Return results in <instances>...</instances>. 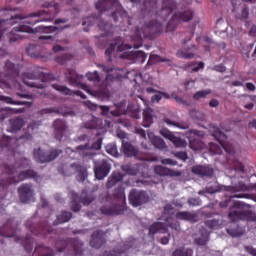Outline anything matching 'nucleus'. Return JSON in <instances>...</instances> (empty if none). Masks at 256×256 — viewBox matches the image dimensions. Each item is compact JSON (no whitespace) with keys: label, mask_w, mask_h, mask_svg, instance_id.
Masks as SVG:
<instances>
[{"label":"nucleus","mask_w":256,"mask_h":256,"mask_svg":"<svg viewBox=\"0 0 256 256\" xmlns=\"http://www.w3.org/2000/svg\"><path fill=\"white\" fill-rule=\"evenodd\" d=\"M20 141H24V143L27 141H33V136L29 134V132H25L19 138H11L4 135L0 140V152L11 151L15 158H17L19 155V157L16 159L14 166L9 164L1 165L2 174L0 175V193L2 196H0V201H3V199H5L9 185L21 183V181H25V179H37L39 177L37 175V172L31 169L22 171L17 174V169H25V167H29L30 163L29 159L15 152V145H17V143H19Z\"/></svg>","instance_id":"nucleus-1"},{"label":"nucleus","mask_w":256,"mask_h":256,"mask_svg":"<svg viewBox=\"0 0 256 256\" xmlns=\"http://www.w3.org/2000/svg\"><path fill=\"white\" fill-rule=\"evenodd\" d=\"M45 10H39L37 12L30 13L25 16L23 14H16L10 16V19L0 20V39L3 37V32L5 31V25H15L19 23L22 19H25L24 24L18 27H14L8 38L10 43H17L23 36L19 33H33V28L31 26L37 25V23H42L44 21H53L57 14L59 13V4L48 3Z\"/></svg>","instance_id":"nucleus-2"},{"label":"nucleus","mask_w":256,"mask_h":256,"mask_svg":"<svg viewBox=\"0 0 256 256\" xmlns=\"http://www.w3.org/2000/svg\"><path fill=\"white\" fill-rule=\"evenodd\" d=\"M114 201L122 203V205L115 204L111 202V195H106V203L100 208L102 215H107L108 217H114L115 215H123L125 213V188L118 186L113 193Z\"/></svg>","instance_id":"nucleus-3"},{"label":"nucleus","mask_w":256,"mask_h":256,"mask_svg":"<svg viewBox=\"0 0 256 256\" xmlns=\"http://www.w3.org/2000/svg\"><path fill=\"white\" fill-rule=\"evenodd\" d=\"M145 13L150 17H160L163 21H167V18L175 9H177V2L175 0H163L161 10H157V0H144Z\"/></svg>","instance_id":"nucleus-4"},{"label":"nucleus","mask_w":256,"mask_h":256,"mask_svg":"<svg viewBox=\"0 0 256 256\" xmlns=\"http://www.w3.org/2000/svg\"><path fill=\"white\" fill-rule=\"evenodd\" d=\"M163 31V23L158 20L146 22L143 28H136L135 35L132 37L133 48L139 49L143 47V37L147 39L151 33H161Z\"/></svg>","instance_id":"nucleus-5"},{"label":"nucleus","mask_w":256,"mask_h":256,"mask_svg":"<svg viewBox=\"0 0 256 256\" xmlns=\"http://www.w3.org/2000/svg\"><path fill=\"white\" fill-rule=\"evenodd\" d=\"M54 246L58 253H66L70 256L83 255V242L79 239L67 238L63 240L58 238L55 240Z\"/></svg>","instance_id":"nucleus-6"},{"label":"nucleus","mask_w":256,"mask_h":256,"mask_svg":"<svg viewBox=\"0 0 256 256\" xmlns=\"http://www.w3.org/2000/svg\"><path fill=\"white\" fill-rule=\"evenodd\" d=\"M212 135L220 145L210 143V152L213 153V155H221V153H223V149L228 153V155H233L235 153V147L227 142V136L225 133L216 129Z\"/></svg>","instance_id":"nucleus-7"},{"label":"nucleus","mask_w":256,"mask_h":256,"mask_svg":"<svg viewBox=\"0 0 256 256\" xmlns=\"http://www.w3.org/2000/svg\"><path fill=\"white\" fill-rule=\"evenodd\" d=\"M26 228L32 235H35L36 237H49V235H53V227L47 223V221H43L39 224V218L32 217L27 220L26 222Z\"/></svg>","instance_id":"nucleus-8"},{"label":"nucleus","mask_w":256,"mask_h":256,"mask_svg":"<svg viewBox=\"0 0 256 256\" xmlns=\"http://www.w3.org/2000/svg\"><path fill=\"white\" fill-rule=\"evenodd\" d=\"M116 11L112 12V18L115 22L119 21V17L123 19V17H127V12L123 10L121 5L117 0H101L96 3V9L100 11V13H104V11H109L110 9H115Z\"/></svg>","instance_id":"nucleus-9"},{"label":"nucleus","mask_w":256,"mask_h":256,"mask_svg":"<svg viewBox=\"0 0 256 256\" xmlns=\"http://www.w3.org/2000/svg\"><path fill=\"white\" fill-rule=\"evenodd\" d=\"M194 15L195 13L191 9H186L182 12L178 11L174 13L166 26V32L173 33V31L177 29V25H179V23H188V21L193 19Z\"/></svg>","instance_id":"nucleus-10"},{"label":"nucleus","mask_w":256,"mask_h":256,"mask_svg":"<svg viewBox=\"0 0 256 256\" xmlns=\"http://www.w3.org/2000/svg\"><path fill=\"white\" fill-rule=\"evenodd\" d=\"M63 153L61 149L50 150L49 152L39 149H34L33 155L34 159L37 163H51V161H55L59 155Z\"/></svg>","instance_id":"nucleus-11"},{"label":"nucleus","mask_w":256,"mask_h":256,"mask_svg":"<svg viewBox=\"0 0 256 256\" xmlns=\"http://www.w3.org/2000/svg\"><path fill=\"white\" fill-rule=\"evenodd\" d=\"M65 79L72 87H80V89L91 95V87L81 82L83 81V75H79L74 69L69 68L67 70Z\"/></svg>","instance_id":"nucleus-12"},{"label":"nucleus","mask_w":256,"mask_h":256,"mask_svg":"<svg viewBox=\"0 0 256 256\" xmlns=\"http://www.w3.org/2000/svg\"><path fill=\"white\" fill-rule=\"evenodd\" d=\"M149 194L146 191L132 189L128 195V201L132 207H141L145 203H149Z\"/></svg>","instance_id":"nucleus-13"},{"label":"nucleus","mask_w":256,"mask_h":256,"mask_svg":"<svg viewBox=\"0 0 256 256\" xmlns=\"http://www.w3.org/2000/svg\"><path fill=\"white\" fill-rule=\"evenodd\" d=\"M27 77H28V80H25V78L22 79L24 85H27L28 87H35L36 89H45V87H47L45 83H47L48 81H53V74L51 73H44V72L38 73V79H40L42 83L37 82V80L31 81L33 77L29 74H27Z\"/></svg>","instance_id":"nucleus-14"},{"label":"nucleus","mask_w":256,"mask_h":256,"mask_svg":"<svg viewBox=\"0 0 256 256\" xmlns=\"http://www.w3.org/2000/svg\"><path fill=\"white\" fill-rule=\"evenodd\" d=\"M111 173V163L108 160L94 161V175L98 181H103Z\"/></svg>","instance_id":"nucleus-15"},{"label":"nucleus","mask_w":256,"mask_h":256,"mask_svg":"<svg viewBox=\"0 0 256 256\" xmlns=\"http://www.w3.org/2000/svg\"><path fill=\"white\" fill-rule=\"evenodd\" d=\"M18 194L21 203H31L35 201V190L31 184H22L18 188Z\"/></svg>","instance_id":"nucleus-16"},{"label":"nucleus","mask_w":256,"mask_h":256,"mask_svg":"<svg viewBox=\"0 0 256 256\" xmlns=\"http://www.w3.org/2000/svg\"><path fill=\"white\" fill-rule=\"evenodd\" d=\"M122 38L121 37H116L115 43L110 44L109 47L105 50V57L106 61L108 63H111L113 59L111 58V55H113V51L117 48V51L122 52V51H127V49H133V46L131 44H121Z\"/></svg>","instance_id":"nucleus-17"},{"label":"nucleus","mask_w":256,"mask_h":256,"mask_svg":"<svg viewBox=\"0 0 256 256\" xmlns=\"http://www.w3.org/2000/svg\"><path fill=\"white\" fill-rule=\"evenodd\" d=\"M97 67L106 73V81H121V79L125 78V76H123V70L121 69L105 66L103 64H97Z\"/></svg>","instance_id":"nucleus-18"},{"label":"nucleus","mask_w":256,"mask_h":256,"mask_svg":"<svg viewBox=\"0 0 256 256\" xmlns=\"http://www.w3.org/2000/svg\"><path fill=\"white\" fill-rule=\"evenodd\" d=\"M53 129L56 141L61 142L64 139H67V129H69V127L67 126V122H65V120L56 119L53 122Z\"/></svg>","instance_id":"nucleus-19"},{"label":"nucleus","mask_w":256,"mask_h":256,"mask_svg":"<svg viewBox=\"0 0 256 256\" xmlns=\"http://www.w3.org/2000/svg\"><path fill=\"white\" fill-rule=\"evenodd\" d=\"M106 236L107 232L103 230L94 231L90 237V247H93V249H101L103 245L107 243Z\"/></svg>","instance_id":"nucleus-20"},{"label":"nucleus","mask_w":256,"mask_h":256,"mask_svg":"<svg viewBox=\"0 0 256 256\" xmlns=\"http://www.w3.org/2000/svg\"><path fill=\"white\" fill-rule=\"evenodd\" d=\"M160 135L171 141L175 147H185V140L175 136V134H173V132L169 131L167 128H162L160 130Z\"/></svg>","instance_id":"nucleus-21"},{"label":"nucleus","mask_w":256,"mask_h":256,"mask_svg":"<svg viewBox=\"0 0 256 256\" xmlns=\"http://www.w3.org/2000/svg\"><path fill=\"white\" fill-rule=\"evenodd\" d=\"M51 87H53L55 91L62 93V95H77V97H80L81 99H87V96H85V94H83L81 90L73 91L67 86H63L61 84H51Z\"/></svg>","instance_id":"nucleus-22"},{"label":"nucleus","mask_w":256,"mask_h":256,"mask_svg":"<svg viewBox=\"0 0 256 256\" xmlns=\"http://www.w3.org/2000/svg\"><path fill=\"white\" fill-rule=\"evenodd\" d=\"M205 133L199 130H190V135L188 136L191 149H199V143L201 138L204 137Z\"/></svg>","instance_id":"nucleus-23"},{"label":"nucleus","mask_w":256,"mask_h":256,"mask_svg":"<svg viewBox=\"0 0 256 256\" xmlns=\"http://www.w3.org/2000/svg\"><path fill=\"white\" fill-rule=\"evenodd\" d=\"M102 115H107L108 113L110 115H113V117H121L125 113V106H123V103L116 104L115 109L111 110L109 106H100Z\"/></svg>","instance_id":"nucleus-24"},{"label":"nucleus","mask_w":256,"mask_h":256,"mask_svg":"<svg viewBox=\"0 0 256 256\" xmlns=\"http://www.w3.org/2000/svg\"><path fill=\"white\" fill-rule=\"evenodd\" d=\"M175 217L180 221H188L189 223H197V221H199V216L195 212H177Z\"/></svg>","instance_id":"nucleus-25"},{"label":"nucleus","mask_w":256,"mask_h":256,"mask_svg":"<svg viewBox=\"0 0 256 256\" xmlns=\"http://www.w3.org/2000/svg\"><path fill=\"white\" fill-rule=\"evenodd\" d=\"M26 53L29 57H33V59H45V55L43 54V49L40 46L35 44H30L26 48Z\"/></svg>","instance_id":"nucleus-26"},{"label":"nucleus","mask_w":256,"mask_h":256,"mask_svg":"<svg viewBox=\"0 0 256 256\" xmlns=\"http://www.w3.org/2000/svg\"><path fill=\"white\" fill-rule=\"evenodd\" d=\"M192 173H194V175H199V177H213V168L209 167V166H201V165H197L192 167Z\"/></svg>","instance_id":"nucleus-27"},{"label":"nucleus","mask_w":256,"mask_h":256,"mask_svg":"<svg viewBox=\"0 0 256 256\" xmlns=\"http://www.w3.org/2000/svg\"><path fill=\"white\" fill-rule=\"evenodd\" d=\"M4 73L6 77H17L19 76V65L7 60L4 65Z\"/></svg>","instance_id":"nucleus-28"},{"label":"nucleus","mask_w":256,"mask_h":256,"mask_svg":"<svg viewBox=\"0 0 256 256\" xmlns=\"http://www.w3.org/2000/svg\"><path fill=\"white\" fill-rule=\"evenodd\" d=\"M157 119L155 115V110L151 108H146L143 111V127H151L153 125V121Z\"/></svg>","instance_id":"nucleus-29"},{"label":"nucleus","mask_w":256,"mask_h":256,"mask_svg":"<svg viewBox=\"0 0 256 256\" xmlns=\"http://www.w3.org/2000/svg\"><path fill=\"white\" fill-rule=\"evenodd\" d=\"M194 242L196 245H205L209 243V232L205 228L200 229L196 234H194Z\"/></svg>","instance_id":"nucleus-30"},{"label":"nucleus","mask_w":256,"mask_h":256,"mask_svg":"<svg viewBox=\"0 0 256 256\" xmlns=\"http://www.w3.org/2000/svg\"><path fill=\"white\" fill-rule=\"evenodd\" d=\"M24 126H25V119L21 117H16V118L10 119V126L8 131H10V133H17V131H21V129H23Z\"/></svg>","instance_id":"nucleus-31"},{"label":"nucleus","mask_w":256,"mask_h":256,"mask_svg":"<svg viewBox=\"0 0 256 256\" xmlns=\"http://www.w3.org/2000/svg\"><path fill=\"white\" fill-rule=\"evenodd\" d=\"M122 150L126 157H137L139 150L135 148L131 143L122 140Z\"/></svg>","instance_id":"nucleus-32"},{"label":"nucleus","mask_w":256,"mask_h":256,"mask_svg":"<svg viewBox=\"0 0 256 256\" xmlns=\"http://www.w3.org/2000/svg\"><path fill=\"white\" fill-rule=\"evenodd\" d=\"M15 241L16 243H21L25 251H27L28 253H32L33 243H35V239H33V237L26 235L25 238H15Z\"/></svg>","instance_id":"nucleus-33"},{"label":"nucleus","mask_w":256,"mask_h":256,"mask_svg":"<svg viewBox=\"0 0 256 256\" xmlns=\"http://www.w3.org/2000/svg\"><path fill=\"white\" fill-rule=\"evenodd\" d=\"M123 181V174L119 172H113L106 182L107 189H113L119 182Z\"/></svg>","instance_id":"nucleus-34"},{"label":"nucleus","mask_w":256,"mask_h":256,"mask_svg":"<svg viewBox=\"0 0 256 256\" xmlns=\"http://www.w3.org/2000/svg\"><path fill=\"white\" fill-rule=\"evenodd\" d=\"M69 169H74L75 173H78L76 179L80 183L87 179V170L83 166L73 163Z\"/></svg>","instance_id":"nucleus-35"},{"label":"nucleus","mask_w":256,"mask_h":256,"mask_svg":"<svg viewBox=\"0 0 256 256\" xmlns=\"http://www.w3.org/2000/svg\"><path fill=\"white\" fill-rule=\"evenodd\" d=\"M32 256H55V252L47 246L38 245L35 247Z\"/></svg>","instance_id":"nucleus-36"},{"label":"nucleus","mask_w":256,"mask_h":256,"mask_svg":"<svg viewBox=\"0 0 256 256\" xmlns=\"http://www.w3.org/2000/svg\"><path fill=\"white\" fill-rule=\"evenodd\" d=\"M70 195L72 199L70 209L74 213H79V211H81V197H79V194L73 191L70 192Z\"/></svg>","instance_id":"nucleus-37"},{"label":"nucleus","mask_w":256,"mask_h":256,"mask_svg":"<svg viewBox=\"0 0 256 256\" xmlns=\"http://www.w3.org/2000/svg\"><path fill=\"white\" fill-rule=\"evenodd\" d=\"M250 215H252V213L249 210L234 211V212H230L228 214V218L230 219V221L235 223V222L239 221V219H245V217H250Z\"/></svg>","instance_id":"nucleus-38"},{"label":"nucleus","mask_w":256,"mask_h":256,"mask_svg":"<svg viewBox=\"0 0 256 256\" xmlns=\"http://www.w3.org/2000/svg\"><path fill=\"white\" fill-rule=\"evenodd\" d=\"M126 111L124 110L123 115H125V113H128V115H130V117H132L133 119H141V107L139 105L130 104L128 105Z\"/></svg>","instance_id":"nucleus-39"},{"label":"nucleus","mask_w":256,"mask_h":256,"mask_svg":"<svg viewBox=\"0 0 256 256\" xmlns=\"http://www.w3.org/2000/svg\"><path fill=\"white\" fill-rule=\"evenodd\" d=\"M157 233H167V226L162 222H154L149 227V235H155Z\"/></svg>","instance_id":"nucleus-40"},{"label":"nucleus","mask_w":256,"mask_h":256,"mask_svg":"<svg viewBox=\"0 0 256 256\" xmlns=\"http://www.w3.org/2000/svg\"><path fill=\"white\" fill-rule=\"evenodd\" d=\"M73 218V213L69 211H62L54 221V225H61L63 223H69L71 219Z\"/></svg>","instance_id":"nucleus-41"},{"label":"nucleus","mask_w":256,"mask_h":256,"mask_svg":"<svg viewBox=\"0 0 256 256\" xmlns=\"http://www.w3.org/2000/svg\"><path fill=\"white\" fill-rule=\"evenodd\" d=\"M9 225H11V223L8 221L6 224L0 227L1 237H15L17 229L9 228Z\"/></svg>","instance_id":"nucleus-42"},{"label":"nucleus","mask_w":256,"mask_h":256,"mask_svg":"<svg viewBox=\"0 0 256 256\" xmlns=\"http://www.w3.org/2000/svg\"><path fill=\"white\" fill-rule=\"evenodd\" d=\"M127 59H133V61H140V63H143L147 60V54L143 51L129 52Z\"/></svg>","instance_id":"nucleus-43"},{"label":"nucleus","mask_w":256,"mask_h":256,"mask_svg":"<svg viewBox=\"0 0 256 256\" xmlns=\"http://www.w3.org/2000/svg\"><path fill=\"white\" fill-rule=\"evenodd\" d=\"M226 191H230L231 193H239V191H251V187L247 186L243 182H239L235 186H228Z\"/></svg>","instance_id":"nucleus-44"},{"label":"nucleus","mask_w":256,"mask_h":256,"mask_svg":"<svg viewBox=\"0 0 256 256\" xmlns=\"http://www.w3.org/2000/svg\"><path fill=\"white\" fill-rule=\"evenodd\" d=\"M0 101H4L5 103H8L9 105H28L29 107H31V105H33L32 102L17 101V100H13V98H11L9 96H1V95H0Z\"/></svg>","instance_id":"nucleus-45"},{"label":"nucleus","mask_w":256,"mask_h":256,"mask_svg":"<svg viewBox=\"0 0 256 256\" xmlns=\"http://www.w3.org/2000/svg\"><path fill=\"white\" fill-rule=\"evenodd\" d=\"M70 25H66L63 28H59L57 26H38V31H42L43 33H56V31H63V29H69Z\"/></svg>","instance_id":"nucleus-46"},{"label":"nucleus","mask_w":256,"mask_h":256,"mask_svg":"<svg viewBox=\"0 0 256 256\" xmlns=\"http://www.w3.org/2000/svg\"><path fill=\"white\" fill-rule=\"evenodd\" d=\"M103 123V120L97 118V117H92L88 122H86V129H101V125Z\"/></svg>","instance_id":"nucleus-47"},{"label":"nucleus","mask_w":256,"mask_h":256,"mask_svg":"<svg viewBox=\"0 0 256 256\" xmlns=\"http://www.w3.org/2000/svg\"><path fill=\"white\" fill-rule=\"evenodd\" d=\"M154 173H156V175H160V177H169L173 175V170L164 166H156L154 168Z\"/></svg>","instance_id":"nucleus-48"},{"label":"nucleus","mask_w":256,"mask_h":256,"mask_svg":"<svg viewBox=\"0 0 256 256\" xmlns=\"http://www.w3.org/2000/svg\"><path fill=\"white\" fill-rule=\"evenodd\" d=\"M172 256H193V250L191 248H187L185 246L177 248Z\"/></svg>","instance_id":"nucleus-49"},{"label":"nucleus","mask_w":256,"mask_h":256,"mask_svg":"<svg viewBox=\"0 0 256 256\" xmlns=\"http://www.w3.org/2000/svg\"><path fill=\"white\" fill-rule=\"evenodd\" d=\"M98 29L99 31H102L104 35H109V33H111V29H113V25L109 22L100 20L98 23Z\"/></svg>","instance_id":"nucleus-50"},{"label":"nucleus","mask_w":256,"mask_h":256,"mask_svg":"<svg viewBox=\"0 0 256 256\" xmlns=\"http://www.w3.org/2000/svg\"><path fill=\"white\" fill-rule=\"evenodd\" d=\"M163 121L164 123H166V125H169L170 127H178V129H189V124L187 123L175 122L170 120L169 118H164Z\"/></svg>","instance_id":"nucleus-51"},{"label":"nucleus","mask_w":256,"mask_h":256,"mask_svg":"<svg viewBox=\"0 0 256 256\" xmlns=\"http://www.w3.org/2000/svg\"><path fill=\"white\" fill-rule=\"evenodd\" d=\"M152 145L156 148V149H167V144H165V140L155 136L152 141H151Z\"/></svg>","instance_id":"nucleus-52"},{"label":"nucleus","mask_w":256,"mask_h":256,"mask_svg":"<svg viewBox=\"0 0 256 256\" xmlns=\"http://www.w3.org/2000/svg\"><path fill=\"white\" fill-rule=\"evenodd\" d=\"M205 225L206 227H208V229H219V226L223 225V220L221 219L206 220Z\"/></svg>","instance_id":"nucleus-53"},{"label":"nucleus","mask_w":256,"mask_h":256,"mask_svg":"<svg viewBox=\"0 0 256 256\" xmlns=\"http://www.w3.org/2000/svg\"><path fill=\"white\" fill-rule=\"evenodd\" d=\"M122 171H124V173H127V175H137L139 173V169L131 164L123 165Z\"/></svg>","instance_id":"nucleus-54"},{"label":"nucleus","mask_w":256,"mask_h":256,"mask_svg":"<svg viewBox=\"0 0 256 256\" xmlns=\"http://www.w3.org/2000/svg\"><path fill=\"white\" fill-rule=\"evenodd\" d=\"M159 61H161L162 63H167L169 59H161V56L153 54L150 55L146 66L149 67V65H155V63H159Z\"/></svg>","instance_id":"nucleus-55"},{"label":"nucleus","mask_w":256,"mask_h":256,"mask_svg":"<svg viewBox=\"0 0 256 256\" xmlns=\"http://www.w3.org/2000/svg\"><path fill=\"white\" fill-rule=\"evenodd\" d=\"M69 168H71V164L69 166L63 165L59 169V173H61V175H63L64 177H71V175H74L75 169H69Z\"/></svg>","instance_id":"nucleus-56"},{"label":"nucleus","mask_w":256,"mask_h":256,"mask_svg":"<svg viewBox=\"0 0 256 256\" xmlns=\"http://www.w3.org/2000/svg\"><path fill=\"white\" fill-rule=\"evenodd\" d=\"M94 197L91 195H87V193L82 192L81 196H80V202L82 203V205H91V203H93L94 201Z\"/></svg>","instance_id":"nucleus-57"},{"label":"nucleus","mask_w":256,"mask_h":256,"mask_svg":"<svg viewBox=\"0 0 256 256\" xmlns=\"http://www.w3.org/2000/svg\"><path fill=\"white\" fill-rule=\"evenodd\" d=\"M86 77L88 81H93V83H99V81H101V76H99V72L97 71L88 72L86 74Z\"/></svg>","instance_id":"nucleus-58"},{"label":"nucleus","mask_w":256,"mask_h":256,"mask_svg":"<svg viewBox=\"0 0 256 256\" xmlns=\"http://www.w3.org/2000/svg\"><path fill=\"white\" fill-rule=\"evenodd\" d=\"M40 115H51V113L59 114L61 113V110L59 107H51V108H45L39 111Z\"/></svg>","instance_id":"nucleus-59"},{"label":"nucleus","mask_w":256,"mask_h":256,"mask_svg":"<svg viewBox=\"0 0 256 256\" xmlns=\"http://www.w3.org/2000/svg\"><path fill=\"white\" fill-rule=\"evenodd\" d=\"M207 95H211V90H200L193 95V99H205Z\"/></svg>","instance_id":"nucleus-60"},{"label":"nucleus","mask_w":256,"mask_h":256,"mask_svg":"<svg viewBox=\"0 0 256 256\" xmlns=\"http://www.w3.org/2000/svg\"><path fill=\"white\" fill-rule=\"evenodd\" d=\"M68 60L69 54H63L55 57V61L56 63H59V65H65V63H67Z\"/></svg>","instance_id":"nucleus-61"},{"label":"nucleus","mask_w":256,"mask_h":256,"mask_svg":"<svg viewBox=\"0 0 256 256\" xmlns=\"http://www.w3.org/2000/svg\"><path fill=\"white\" fill-rule=\"evenodd\" d=\"M237 19H240V21H246V19H249V8L247 6L242 8L241 15L237 16Z\"/></svg>","instance_id":"nucleus-62"},{"label":"nucleus","mask_w":256,"mask_h":256,"mask_svg":"<svg viewBox=\"0 0 256 256\" xmlns=\"http://www.w3.org/2000/svg\"><path fill=\"white\" fill-rule=\"evenodd\" d=\"M103 145V139L98 138L96 141H94L91 145L90 149H93L94 151H99Z\"/></svg>","instance_id":"nucleus-63"},{"label":"nucleus","mask_w":256,"mask_h":256,"mask_svg":"<svg viewBox=\"0 0 256 256\" xmlns=\"http://www.w3.org/2000/svg\"><path fill=\"white\" fill-rule=\"evenodd\" d=\"M125 253V250H120V251H105L101 256H121Z\"/></svg>","instance_id":"nucleus-64"}]
</instances>
